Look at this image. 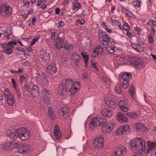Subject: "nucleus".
<instances>
[{
  "label": "nucleus",
  "instance_id": "1",
  "mask_svg": "<svg viewBox=\"0 0 156 156\" xmlns=\"http://www.w3.org/2000/svg\"><path fill=\"white\" fill-rule=\"evenodd\" d=\"M6 133L7 136L12 140L19 137L22 140H25L28 139L30 135L29 132L23 127L20 128L14 132L9 129L6 131Z\"/></svg>",
  "mask_w": 156,
  "mask_h": 156
},
{
  "label": "nucleus",
  "instance_id": "2",
  "mask_svg": "<svg viewBox=\"0 0 156 156\" xmlns=\"http://www.w3.org/2000/svg\"><path fill=\"white\" fill-rule=\"evenodd\" d=\"M129 145L130 149L133 151L145 152L146 148L145 141L139 137L131 140L129 142Z\"/></svg>",
  "mask_w": 156,
  "mask_h": 156
},
{
  "label": "nucleus",
  "instance_id": "3",
  "mask_svg": "<svg viewBox=\"0 0 156 156\" xmlns=\"http://www.w3.org/2000/svg\"><path fill=\"white\" fill-rule=\"evenodd\" d=\"M131 76V75L128 73H125L124 74L121 73L119 76V80H120V82H123L122 85L124 88L126 89L129 87V82Z\"/></svg>",
  "mask_w": 156,
  "mask_h": 156
},
{
  "label": "nucleus",
  "instance_id": "4",
  "mask_svg": "<svg viewBox=\"0 0 156 156\" xmlns=\"http://www.w3.org/2000/svg\"><path fill=\"white\" fill-rule=\"evenodd\" d=\"M12 13L11 7L9 5L5 4L0 7V13L3 16L8 17L11 16Z\"/></svg>",
  "mask_w": 156,
  "mask_h": 156
},
{
  "label": "nucleus",
  "instance_id": "5",
  "mask_svg": "<svg viewBox=\"0 0 156 156\" xmlns=\"http://www.w3.org/2000/svg\"><path fill=\"white\" fill-rule=\"evenodd\" d=\"M107 122V120L103 118L95 117L91 119L90 124V127L94 128V127L101 125L102 123L104 124Z\"/></svg>",
  "mask_w": 156,
  "mask_h": 156
},
{
  "label": "nucleus",
  "instance_id": "6",
  "mask_svg": "<svg viewBox=\"0 0 156 156\" xmlns=\"http://www.w3.org/2000/svg\"><path fill=\"white\" fill-rule=\"evenodd\" d=\"M99 39L102 43L104 45L108 44L109 42L113 41L112 39L108 36L107 34L104 32H101L99 33Z\"/></svg>",
  "mask_w": 156,
  "mask_h": 156
},
{
  "label": "nucleus",
  "instance_id": "7",
  "mask_svg": "<svg viewBox=\"0 0 156 156\" xmlns=\"http://www.w3.org/2000/svg\"><path fill=\"white\" fill-rule=\"evenodd\" d=\"M40 57L43 64L47 65L50 62V56L49 53L45 50H42L40 52Z\"/></svg>",
  "mask_w": 156,
  "mask_h": 156
},
{
  "label": "nucleus",
  "instance_id": "8",
  "mask_svg": "<svg viewBox=\"0 0 156 156\" xmlns=\"http://www.w3.org/2000/svg\"><path fill=\"white\" fill-rule=\"evenodd\" d=\"M129 61L131 64L134 65L136 68L139 69L144 66V61L138 58H131Z\"/></svg>",
  "mask_w": 156,
  "mask_h": 156
},
{
  "label": "nucleus",
  "instance_id": "9",
  "mask_svg": "<svg viewBox=\"0 0 156 156\" xmlns=\"http://www.w3.org/2000/svg\"><path fill=\"white\" fill-rule=\"evenodd\" d=\"M17 42L14 41H10L7 42L6 44V46L3 48V52L4 53L9 55L12 52V49L14 48V46L16 45Z\"/></svg>",
  "mask_w": 156,
  "mask_h": 156
},
{
  "label": "nucleus",
  "instance_id": "10",
  "mask_svg": "<svg viewBox=\"0 0 156 156\" xmlns=\"http://www.w3.org/2000/svg\"><path fill=\"white\" fill-rule=\"evenodd\" d=\"M4 94L6 101L9 105L12 106L14 104V99L12 94L9 92V89H5Z\"/></svg>",
  "mask_w": 156,
  "mask_h": 156
},
{
  "label": "nucleus",
  "instance_id": "11",
  "mask_svg": "<svg viewBox=\"0 0 156 156\" xmlns=\"http://www.w3.org/2000/svg\"><path fill=\"white\" fill-rule=\"evenodd\" d=\"M104 139L102 135L98 136L94 140V144L96 148H102L103 146Z\"/></svg>",
  "mask_w": 156,
  "mask_h": 156
},
{
  "label": "nucleus",
  "instance_id": "12",
  "mask_svg": "<svg viewBox=\"0 0 156 156\" xmlns=\"http://www.w3.org/2000/svg\"><path fill=\"white\" fill-rule=\"evenodd\" d=\"M106 122L104 124L102 123L101 124L103 126L102 131L104 133L111 132L113 129L115 125L112 122H110L106 123Z\"/></svg>",
  "mask_w": 156,
  "mask_h": 156
},
{
  "label": "nucleus",
  "instance_id": "13",
  "mask_svg": "<svg viewBox=\"0 0 156 156\" xmlns=\"http://www.w3.org/2000/svg\"><path fill=\"white\" fill-rule=\"evenodd\" d=\"M127 150L123 146L118 147L116 149L113 156H122L126 152Z\"/></svg>",
  "mask_w": 156,
  "mask_h": 156
},
{
  "label": "nucleus",
  "instance_id": "14",
  "mask_svg": "<svg viewBox=\"0 0 156 156\" xmlns=\"http://www.w3.org/2000/svg\"><path fill=\"white\" fill-rule=\"evenodd\" d=\"M63 82L64 83H65L66 91L69 92L71 90L72 91L73 84V80L70 79H66Z\"/></svg>",
  "mask_w": 156,
  "mask_h": 156
},
{
  "label": "nucleus",
  "instance_id": "15",
  "mask_svg": "<svg viewBox=\"0 0 156 156\" xmlns=\"http://www.w3.org/2000/svg\"><path fill=\"white\" fill-rule=\"evenodd\" d=\"M57 69L55 65L50 64L47 66L45 70L47 73L52 75L56 73Z\"/></svg>",
  "mask_w": 156,
  "mask_h": 156
},
{
  "label": "nucleus",
  "instance_id": "16",
  "mask_svg": "<svg viewBox=\"0 0 156 156\" xmlns=\"http://www.w3.org/2000/svg\"><path fill=\"white\" fill-rule=\"evenodd\" d=\"M71 58L74 66H77L81 59L80 56L78 53H75L72 55Z\"/></svg>",
  "mask_w": 156,
  "mask_h": 156
},
{
  "label": "nucleus",
  "instance_id": "17",
  "mask_svg": "<svg viewBox=\"0 0 156 156\" xmlns=\"http://www.w3.org/2000/svg\"><path fill=\"white\" fill-rule=\"evenodd\" d=\"M64 38L62 37L59 38V39L53 41V45L55 48L59 49L63 47Z\"/></svg>",
  "mask_w": 156,
  "mask_h": 156
},
{
  "label": "nucleus",
  "instance_id": "18",
  "mask_svg": "<svg viewBox=\"0 0 156 156\" xmlns=\"http://www.w3.org/2000/svg\"><path fill=\"white\" fill-rule=\"evenodd\" d=\"M129 131V127L128 125H126L124 126L119 127L116 131L118 135H120L125 133L126 132Z\"/></svg>",
  "mask_w": 156,
  "mask_h": 156
},
{
  "label": "nucleus",
  "instance_id": "19",
  "mask_svg": "<svg viewBox=\"0 0 156 156\" xmlns=\"http://www.w3.org/2000/svg\"><path fill=\"white\" fill-rule=\"evenodd\" d=\"M32 87L30 94H31L32 96L36 98L38 97L39 93L37 86L34 84H32Z\"/></svg>",
  "mask_w": 156,
  "mask_h": 156
},
{
  "label": "nucleus",
  "instance_id": "20",
  "mask_svg": "<svg viewBox=\"0 0 156 156\" xmlns=\"http://www.w3.org/2000/svg\"><path fill=\"white\" fill-rule=\"evenodd\" d=\"M124 62V60L123 58L115 57L114 60V63L115 67H117L123 64Z\"/></svg>",
  "mask_w": 156,
  "mask_h": 156
},
{
  "label": "nucleus",
  "instance_id": "21",
  "mask_svg": "<svg viewBox=\"0 0 156 156\" xmlns=\"http://www.w3.org/2000/svg\"><path fill=\"white\" fill-rule=\"evenodd\" d=\"M28 146L26 144H24L19 146L18 150V152L19 153L23 154L29 151Z\"/></svg>",
  "mask_w": 156,
  "mask_h": 156
},
{
  "label": "nucleus",
  "instance_id": "22",
  "mask_svg": "<svg viewBox=\"0 0 156 156\" xmlns=\"http://www.w3.org/2000/svg\"><path fill=\"white\" fill-rule=\"evenodd\" d=\"M42 94L43 97L46 100L48 101L50 100L51 94L47 89L45 88L43 89L42 90Z\"/></svg>",
  "mask_w": 156,
  "mask_h": 156
},
{
  "label": "nucleus",
  "instance_id": "23",
  "mask_svg": "<svg viewBox=\"0 0 156 156\" xmlns=\"http://www.w3.org/2000/svg\"><path fill=\"white\" fill-rule=\"evenodd\" d=\"M103 51V48L100 46H98L95 48L93 53L92 55V57H95L98 55H101Z\"/></svg>",
  "mask_w": 156,
  "mask_h": 156
},
{
  "label": "nucleus",
  "instance_id": "24",
  "mask_svg": "<svg viewBox=\"0 0 156 156\" xmlns=\"http://www.w3.org/2000/svg\"><path fill=\"white\" fill-rule=\"evenodd\" d=\"M36 79L37 81L41 83L44 81H47V78L46 76L42 73H39L36 76Z\"/></svg>",
  "mask_w": 156,
  "mask_h": 156
},
{
  "label": "nucleus",
  "instance_id": "25",
  "mask_svg": "<svg viewBox=\"0 0 156 156\" xmlns=\"http://www.w3.org/2000/svg\"><path fill=\"white\" fill-rule=\"evenodd\" d=\"M119 105L122 111L126 112L128 111V106L126 103L124 101H121L119 103Z\"/></svg>",
  "mask_w": 156,
  "mask_h": 156
},
{
  "label": "nucleus",
  "instance_id": "26",
  "mask_svg": "<svg viewBox=\"0 0 156 156\" xmlns=\"http://www.w3.org/2000/svg\"><path fill=\"white\" fill-rule=\"evenodd\" d=\"M70 112V110L67 107H62L59 111V114L60 116H64L66 114Z\"/></svg>",
  "mask_w": 156,
  "mask_h": 156
},
{
  "label": "nucleus",
  "instance_id": "27",
  "mask_svg": "<svg viewBox=\"0 0 156 156\" xmlns=\"http://www.w3.org/2000/svg\"><path fill=\"white\" fill-rule=\"evenodd\" d=\"M148 149L147 153H148L150 151L156 150V143L153 142L148 141Z\"/></svg>",
  "mask_w": 156,
  "mask_h": 156
},
{
  "label": "nucleus",
  "instance_id": "28",
  "mask_svg": "<svg viewBox=\"0 0 156 156\" xmlns=\"http://www.w3.org/2000/svg\"><path fill=\"white\" fill-rule=\"evenodd\" d=\"M117 118L119 121L123 122L127 121V117L125 116L123 113L119 112L117 115Z\"/></svg>",
  "mask_w": 156,
  "mask_h": 156
},
{
  "label": "nucleus",
  "instance_id": "29",
  "mask_svg": "<svg viewBox=\"0 0 156 156\" xmlns=\"http://www.w3.org/2000/svg\"><path fill=\"white\" fill-rule=\"evenodd\" d=\"M80 84L79 82L75 81L73 83V89H72V91H71L72 94H74L76 91L80 88Z\"/></svg>",
  "mask_w": 156,
  "mask_h": 156
},
{
  "label": "nucleus",
  "instance_id": "30",
  "mask_svg": "<svg viewBox=\"0 0 156 156\" xmlns=\"http://www.w3.org/2000/svg\"><path fill=\"white\" fill-rule=\"evenodd\" d=\"M146 129V127L142 123H138L136 125V129L137 132L144 131Z\"/></svg>",
  "mask_w": 156,
  "mask_h": 156
},
{
  "label": "nucleus",
  "instance_id": "31",
  "mask_svg": "<svg viewBox=\"0 0 156 156\" xmlns=\"http://www.w3.org/2000/svg\"><path fill=\"white\" fill-rule=\"evenodd\" d=\"M66 91L65 89V83H64L63 82L62 83L59 84L58 88V91L59 94H60L62 95H63V94Z\"/></svg>",
  "mask_w": 156,
  "mask_h": 156
},
{
  "label": "nucleus",
  "instance_id": "32",
  "mask_svg": "<svg viewBox=\"0 0 156 156\" xmlns=\"http://www.w3.org/2000/svg\"><path fill=\"white\" fill-rule=\"evenodd\" d=\"M101 114L104 116L108 117H111L112 115V112L111 111L106 108L104 109L102 111Z\"/></svg>",
  "mask_w": 156,
  "mask_h": 156
},
{
  "label": "nucleus",
  "instance_id": "33",
  "mask_svg": "<svg viewBox=\"0 0 156 156\" xmlns=\"http://www.w3.org/2000/svg\"><path fill=\"white\" fill-rule=\"evenodd\" d=\"M54 133L56 138L57 139H59L61 137V135L59 128L58 126H55L54 129Z\"/></svg>",
  "mask_w": 156,
  "mask_h": 156
},
{
  "label": "nucleus",
  "instance_id": "34",
  "mask_svg": "<svg viewBox=\"0 0 156 156\" xmlns=\"http://www.w3.org/2000/svg\"><path fill=\"white\" fill-rule=\"evenodd\" d=\"M106 104L111 108H114L116 107V105L114 101L107 100L105 101Z\"/></svg>",
  "mask_w": 156,
  "mask_h": 156
},
{
  "label": "nucleus",
  "instance_id": "35",
  "mask_svg": "<svg viewBox=\"0 0 156 156\" xmlns=\"http://www.w3.org/2000/svg\"><path fill=\"white\" fill-rule=\"evenodd\" d=\"M12 146L11 143L7 142L4 144L2 147V149L5 150H9L12 148Z\"/></svg>",
  "mask_w": 156,
  "mask_h": 156
},
{
  "label": "nucleus",
  "instance_id": "36",
  "mask_svg": "<svg viewBox=\"0 0 156 156\" xmlns=\"http://www.w3.org/2000/svg\"><path fill=\"white\" fill-rule=\"evenodd\" d=\"M111 22L115 25V28H122L121 27V23L118 20L112 19Z\"/></svg>",
  "mask_w": 156,
  "mask_h": 156
},
{
  "label": "nucleus",
  "instance_id": "37",
  "mask_svg": "<svg viewBox=\"0 0 156 156\" xmlns=\"http://www.w3.org/2000/svg\"><path fill=\"white\" fill-rule=\"evenodd\" d=\"M32 83H30L29 86H28L27 85L25 84L23 87L24 91L25 92H27V94H28V93L30 94V92L32 88H31L32 87Z\"/></svg>",
  "mask_w": 156,
  "mask_h": 156
},
{
  "label": "nucleus",
  "instance_id": "38",
  "mask_svg": "<svg viewBox=\"0 0 156 156\" xmlns=\"http://www.w3.org/2000/svg\"><path fill=\"white\" fill-rule=\"evenodd\" d=\"M64 48L65 50L69 52L73 48V46L69 43H65L64 44Z\"/></svg>",
  "mask_w": 156,
  "mask_h": 156
},
{
  "label": "nucleus",
  "instance_id": "39",
  "mask_svg": "<svg viewBox=\"0 0 156 156\" xmlns=\"http://www.w3.org/2000/svg\"><path fill=\"white\" fill-rule=\"evenodd\" d=\"M81 55L84 62H88L89 58V55L85 52H82Z\"/></svg>",
  "mask_w": 156,
  "mask_h": 156
},
{
  "label": "nucleus",
  "instance_id": "40",
  "mask_svg": "<svg viewBox=\"0 0 156 156\" xmlns=\"http://www.w3.org/2000/svg\"><path fill=\"white\" fill-rule=\"evenodd\" d=\"M51 39L53 41H56L58 39H59L60 37L58 36V34L57 33L54 32H52L51 33Z\"/></svg>",
  "mask_w": 156,
  "mask_h": 156
},
{
  "label": "nucleus",
  "instance_id": "41",
  "mask_svg": "<svg viewBox=\"0 0 156 156\" xmlns=\"http://www.w3.org/2000/svg\"><path fill=\"white\" fill-rule=\"evenodd\" d=\"M147 24L148 25L151 27H153L156 26V21L153 20L148 21Z\"/></svg>",
  "mask_w": 156,
  "mask_h": 156
},
{
  "label": "nucleus",
  "instance_id": "42",
  "mask_svg": "<svg viewBox=\"0 0 156 156\" xmlns=\"http://www.w3.org/2000/svg\"><path fill=\"white\" fill-rule=\"evenodd\" d=\"M48 113L51 120H53L55 119V115L54 112L50 108L48 109Z\"/></svg>",
  "mask_w": 156,
  "mask_h": 156
},
{
  "label": "nucleus",
  "instance_id": "43",
  "mask_svg": "<svg viewBox=\"0 0 156 156\" xmlns=\"http://www.w3.org/2000/svg\"><path fill=\"white\" fill-rule=\"evenodd\" d=\"M40 38V36H37L34 37L30 42V46H32Z\"/></svg>",
  "mask_w": 156,
  "mask_h": 156
},
{
  "label": "nucleus",
  "instance_id": "44",
  "mask_svg": "<svg viewBox=\"0 0 156 156\" xmlns=\"http://www.w3.org/2000/svg\"><path fill=\"white\" fill-rule=\"evenodd\" d=\"M102 79L105 83L108 84L112 82L110 79L105 76H103L102 77Z\"/></svg>",
  "mask_w": 156,
  "mask_h": 156
},
{
  "label": "nucleus",
  "instance_id": "45",
  "mask_svg": "<svg viewBox=\"0 0 156 156\" xmlns=\"http://www.w3.org/2000/svg\"><path fill=\"white\" fill-rule=\"evenodd\" d=\"M26 78L24 76L22 75L20 76L19 82L21 84H23L26 81Z\"/></svg>",
  "mask_w": 156,
  "mask_h": 156
},
{
  "label": "nucleus",
  "instance_id": "46",
  "mask_svg": "<svg viewBox=\"0 0 156 156\" xmlns=\"http://www.w3.org/2000/svg\"><path fill=\"white\" fill-rule=\"evenodd\" d=\"M113 46L107 47L106 49L110 53H113L114 52V48Z\"/></svg>",
  "mask_w": 156,
  "mask_h": 156
},
{
  "label": "nucleus",
  "instance_id": "47",
  "mask_svg": "<svg viewBox=\"0 0 156 156\" xmlns=\"http://www.w3.org/2000/svg\"><path fill=\"white\" fill-rule=\"evenodd\" d=\"M134 87L133 85H131L129 89V93L130 95L133 97L134 93Z\"/></svg>",
  "mask_w": 156,
  "mask_h": 156
},
{
  "label": "nucleus",
  "instance_id": "48",
  "mask_svg": "<svg viewBox=\"0 0 156 156\" xmlns=\"http://www.w3.org/2000/svg\"><path fill=\"white\" fill-rule=\"evenodd\" d=\"M123 28L126 31H129L130 29L129 26L127 23H125L123 25Z\"/></svg>",
  "mask_w": 156,
  "mask_h": 156
},
{
  "label": "nucleus",
  "instance_id": "49",
  "mask_svg": "<svg viewBox=\"0 0 156 156\" xmlns=\"http://www.w3.org/2000/svg\"><path fill=\"white\" fill-rule=\"evenodd\" d=\"M69 59L67 58L64 57L60 59V63L62 64H65L66 62L68 61Z\"/></svg>",
  "mask_w": 156,
  "mask_h": 156
},
{
  "label": "nucleus",
  "instance_id": "50",
  "mask_svg": "<svg viewBox=\"0 0 156 156\" xmlns=\"http://www.w3.org/2000/svg\"><path fill=\"white\" fill-rule=\"evenodd\" d=\"M11 143L12 147V148H16L19 145L18 142L16 141H13Z\"/></svg>",
  "mask_w": 156,
  "mask_h": 156
},
{
  "label": "nucleus",
  "instance_id": "51",
  "mask_svg": "<svg viewBox=\"0 0 156 156\" xmlns=\"http://www.w3.org/2000/svg\"><path fill=\"white\" fill-rule=\"evenodd\" d=\"M15 89L16 90V93L18 96V98L19 99H21V93L20 92V90L17 89V88H16V89Z\"/></svg>",
  "mask_w": 156,
  "mask_h": 156
},
{
  "label": "nucleus",
  "instance_id": "52",
  "mask_svg": "<svg viewBox=\"0 0 156 156\" xmlns=\"http://www.w3.org/2000/svg\"><path fill=\"white\" fill-rule=\"evenodd\" d=\"M23 4L24 7L28 8L30 5V4L28 1L27 0H23Z\"/></svg>",
  "mask_w": 156,
  "mask_h": 156
},
{
  "label": "nucleus",
  "instance_id": "53",
  "mask_svg": "<svg viewBox=\"0 0 156 156\" xmlns=\"http://www.w3.org/2000/svg\"><path fill=\"white\" fill-rule=\"evenodd\" d=\"M115 92L118 93H120L121 89L119 86L118 85H116L115 86Z\"/></svg>",
  "mask_w": 156,
  "mask_h": 156
},
{
  "label": "nucleus",
  "instance_id": "54",
  "mask_svg": "<svg viewBox=\"0 0 156 156\" xmlns=\"http://www.w3.org/2000/svg\"><path fill=\"white\" fill-rule=\"evenodd\" d=\"M11 81L12 82V84L14 88L16 89V88H17V85L16 84V83L15 80L13 78H12L11 79Z\"/></svg>",
  "mask_w": 156,
  "mask_h": 156
},
{
  "label": "nucleus",
  "instance_id": "55",
  "mask_svg": "<svg viewBox=\"0 0 156 156\" xmlns=\"http://www.w3.org/2000/svg\"><path fill=\"white\" fill-rule=\"evenodd\" d=\"M105 24V23H103V24L105 26V28L106 30L109 33H112L113 32L112 30L109 29L108 28L107 26Z\"/></svg>",
  "mask_w": 156,
  "mask_h": 156
},
{
  "label": "nucleus",
  "instance_id": "56",
  "mask_svg": "<svg viewBox=\"0 0 156 156\" xmlns=\"http://www.w3.org/2000/svg\"><path fill=\"white\" fill-rule=\"evenodd\" d=\"M44 0H38L36 3V5L37 6H39L43 3Z\"/></svg>",
  "mask_w": 156,
  "mask_h": 156
},
{
  "label": "nucleus",
  "instance_id": "57",
  "mask_svg": "<svg viewBox=\"0 0 156 156\" xmlns=\"http://www.w3.org/2000/svg\"><path fill=\"white\" fill-rule=\"evenodd\" d=\"M144 49L143 47L138 45L136 51L138 52H140L142 51Z\"/></svg>",
  "mask_w": 156,
  "mask_h": 156
},
{
  "label": "nucleus",
  "instance_id": "58",
  "mask_svg": "<svg viewBox=\"0 0 156 156\" xmlns=\"http://www.w3.org/2000/svg\"><path fill=\"white\" fill-rule=\"evenodd\" d=\"M77 22L80 25H83L85 23V20L83 19H79L77 20Z\"/></svg>",
  "mask_w": 156,
  "mask_h": 156
},
{
  "label": "nucleus",
  "instance_id": "59",
  "mask_svg": "<svg viewBox=\"0 0 156 156\" xmlns=\"http://www.w3.org/2000/svg\"><path fill=\"white\" fill-rule=\"evenodd\" d=\"M144 152L141 151L136 152L135 153L134 155L133 156H141V153Z\"/></svg>",
  "mask_w": 156,
  "mask_h": 156
},
{
  "label": "nucleus",
  "instance_id": "60",
  "mask_svg": "<svg viewBox=\"0 0 156 156\" xmlns=\"http://www.w3.org/2000/svg\"><path fill=\"white\" fill-rule=\"evenodd\" d=\"M122 11L127 15L128 16H130V15L131 14V13L130 12L125 9H123Z\"/></svg>",
  "mask_w": 156,
  "mask_h": 156
},
{
  "label": "nucleus",
  "instance_id": "61",
  "mask_svg": "<svg viewBox=\"0 0 156 156\" xmlns=\"http://www.w3.org/2000/svg\"><path fill=\"white\" fill-rule=\"evenodd\" d=\"M138 45L134 43H132L131 44V47L136 50L137 47L138 46Z\"/></svg>",
  "mask_w": 156,
  "mask_h": 156
},
{
  "label": "nucleus",
  "instance_id": "62",
  "mask_svg": "<svg viewBox=\"0 0 156 156\" xmlns=\"http://www.w3.org/2000/svg\"><path fill=\"white\" fill-rule=\"evenodd\" d=\"M64 25V23L63 21H60L58 23V26L59 27H61L63 26Z\"/></svg>",
  "mask_w": 156,
  "mask_h": 156
},
{
  "label": "nucleus",
  "instance_id": "63",
  "mask_svg": "<svg viewBox=\"0 0 156 156\" xmlns=\"http://www.w3.org/2000/svg\"><path fill=\"white\" fill-rule=\"evenodd\" d=\"M81 5L80 3L76 2L75 5V7L77 9H80V8Z\"/></svg>",
  "mask_w": 156,
  "mask_h": 156
},
{
  "label": "nucleus",
  "instance_id": "64",
  "mask_svg": "<svg viewBox=\"0 0 156 156\" xmlns=\"http://www.w3.org/2000/svg\"><path fill=\"white\" fill-rule=\"evenodd\" d=\"M92 67L96 69L97 71H98V69L97 68V66H96V64L94 62H92Z\"/></svg>",
  "mask_w": 156,
  "mask_h": 156
}]
</instances>
